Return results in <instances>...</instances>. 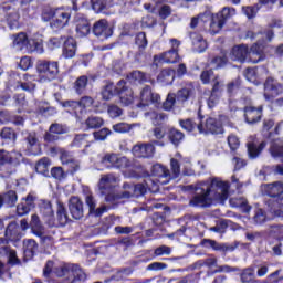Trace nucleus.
<instances>
[{"mask_svg":"<svg viewBox=\"0 0 283 283\" xmlns=\"http://www.w3.org/2000/svg\"><path fill=\"white\" fill-rule=\"evenodd\" d=\"M145 116H149L153 119L154 125H160L161 120L167 118V115L155 111L146 113Z\"/></svg>","mask_w":283,"mask_h":283,"instance_id":"55","label":"nucleus"},{"mask_svg":"<svg viewBox=\"0 0 283 283\" xmlns=\"http://www.w3.org/2000/svg\"><path fill=\"white\" fill-rule=\"evenodd\" d=\"M85 205L88 207L90 213L94 212L96 209V199L93 197L92 193H87L85 196Z\"/></svg>","mask_w":283,"mask_h":283,"instance_id":"64","label":"nucleus"},{"mask_svg":"<svg viewBox=\"0 0 283 283\" xmlns=\"http://www.w3.org/2000/svg\"><path fill=\"white\" fill-rule=\"evenodd\" d=\"M85 123L88 129H98L99 127H103V125H105L103 118L94 116L88 117Z\"/></svg>","mask_w":283,"mask_h":283,"instance_id":"52","label":"nucleus"},{"mask_svg":"<svg viewBox=\"0 0 283 283\" xmlns=\"http://www.w3.org/2000/svg\"><path fill=\"white\" fill-rule=\"evenodd\" d=\"M36 72L46 81H54L59 76V62L40 60L36 63Z\"/></svg>","mask_w":283,"mask_h":283,"instance_id":"9","label":"nucleus"},{"mask_svg":"<svg viewBox=\"0 0 283 283\" xmlns=\"http://www.w3.org/2000/svg\"><path fill=\"white\" fill-rule=\"evenodd\" d=\"M25 52H28L29 54H32V52L43 54V40L29 39Z\"/></svg>","mask_w":283,"mask_h":283,"instance_id":"42","label":"nucleus"},{"mask_svg":"<svg viewBox=\"0 0 283 283\" xmlns=\"http://www.w3.org/2000/svg\"><path fill=\"white\" fill-rule=\"evenodd\" d=\"M146 189H149L153 193H156L160 189V182L158 181V178L148 177L145 179Z\"/></svg>","mask_w":283,"mask_h":283,"instance_id":"53","label":"nucleus"},{"mask_svg":"<svg viewBox=\"0 0 283 283\" xmlns=\"http://www.w3.org/2000/svg\"><path fill=\"white\" fill-rule=\"evenodd\" d=\"M263 96L268 103H273L276 96L283 93V84L279 83L274 77H268L264 82Z\"/></svg>","mask_w":283,"mask_h":283,"instance_id":"10","label":"nucleus"},{"mask_svg":"<svg viewBox=\"0 0 283 283\" xmlns=\"http://www.w3.org/2000/svg\"><path fill=\"white\" fill-rule=\"evenodd\" d=\"M51 176L52 178H55V180H63L65 178V170H63V167H53L51 169Z\"/></svg>","mask_w":283,"mask_h":283,"instance_id":"61","label":"nucleus"},{"mask_svg":"<svg viewBox=\"0 0 283 283\" xmlns=\"http://www.w3.org/2000/svg\"><path fill=\"white\" fill-rule=\"evenodd\" d=\"M196 87L192 82L187 83L182 88L178 90L177 93H168L163 107H180L193 96Z\"/></svg>","mask_w":283,"mask_h":283,"instance_id":"6","label":"nucleus"},{"mask_svg":"<svg viewBox=\"0 0 283 283\" xmlns=\"http://www.w3.org/2000/svg\"><path fill=\"white\" fill-rule=\"evenodd\" d=\"M263 189L270 198H277V196H282L283 193V184L281 181L265 184L263 185Z\"/></svg>","mask_w":283,"mask_h":283,"instance_id":"33","label":"nucleus"},{"mask_svg":"<svg viewBox=\"0 0 283 283\" xmlns=\"http://www.w3.org/2000/svg\"><path fill=\"white\" fill-rule=\"evenodd\" d=\"M62 105L63 107H92V105H94V99L91 96H84L80 102L66 101Z\"/></svg>","mask_w":283,"mask_h":283,"instance_id":"37","label":"nucleus"},{"mask_svg":"<svg viewBox=\"0 0 283 283\" xmlns=\"http://www.w3.org/2000/svg\"><path fill=\"white\" fill-rule=\"evenodd\" d=\"M154 61H158L159 63H178V61H180V56L178 55V50L172 48L160 55H155Z\"/></svg>","mask_w":283,"mask_h":283,"instance_id":"28","label":"nucleus"},{"mask_svg":"<svg viewBox=\"0 0 283 283\" xmlns=\"http://www.w3.org/2000/svg\"><path fill=\"white\" fill-rule=\"evenodd\" d=\"M117 182H120V177L112 172L102 175L98 182V189H99L101 196H105V198H107L109 193H116L114 191V185H117Z\"/></svg>","mask_w":283,"mask_h":283,"instance_id":"12","label":"nucleus"},{"mask_svg":"<svg viewBox=\"0 0 283 283\" xmlns=\"http://www.w3.org/2000/svg\"><path fill=\"white\" fill-rule=\"evenodd\" d=\"M17 200H19L17 191L9 190L0 196V208L2 205H6V207H14L17 205Z\"/></svg>","mask_w":283,"mask_h":283,"instance_id":"36","label":"nucleus"},{"mask_svg":"<svg viewBox=\"0 0 283 283\" xmlns=\"http://www.w3.org/2000/svg\"><path fill=\"white\" fill-rule=\"evenodd\" d=\"M75 23H76V33L80 36H87L90 34L92 28L90 27V20H87L82 14H77L75 17Z\"/></svg>","mask_w":283,"mask_h":283,"instance_id":"30","label":"nucleus"},{"mask_svg":"<svg viewBox=\"0 0 283 283\" xmlns=\"http://www.w3.org/2000/svg\"><path fill=\"white\" fill-rule=\"evenodd\" d=\"M212 90H211V96H216L217 94H222V91L224 90V81L220 78V75H214L211 81Z\"/></svg>","mask_w":283,"mask_h":283,"instance_id":"45","label":"nucleus"},{"mask_svg":"<svg viewBox=\"0 0 283 283\" xmlns=\"http://www.w3.org/2000/svg\"><path fill=\"white\" fill-rule=\"evenodd\" d=\"M266 45L265 41H258L249 50V45L240 44L232 48L230 56L232 61H239L240 63H244L247 61V56H249L251 63H260V61H264L266 59Z\"/></svg>","mask_w":283,"mask_h":283,"instance_id":"2","label":"nucleus"},{"mask_svg":"<svg viewBox=\"0 0 283 283\" xmlns=\"http://www.w3.org/2000/svg\"><path fill=\"white\" fill-rule=\"evenodd\" d=\"M260 70V67H248L245 70V78L247 81H249L250 83H253L254 85H260V81H258V71Z\"/></svg>","mask_w":283,"mask_h":283,"instance_id":"50","label":"nucleus"},{"mask_svg":"<svg viewBox=\"0 0 283 283\" xmlns=\"http://www.w3.org/2000/svg\"><path fill=\"white\" fill-rule=\"evenodd\" d=\"M170 167H171V180H174V178H178V176H180V161H178V159H170Z\"/></svg>","mask_w":283,"mask_h":283,"instance_id":"56","label":"nucleus"},{"mask_svg":"<svg viewBox=\"0 0 283 283\" xmlns=\"http://www.w3.org/2000/svg\"><path fill=\"white\" fill-rule=\"evenodd\" d=\"M53 273L57 277H64L65 282L64 283H72L74 280H80L83 281L87 276L85 275V272L78 268V265L74 264H65V265H60L57 268L53 269Z\"/></svg>","mask_w":283,"mask_h":283,"instance_id":"7","label":"nucleus"},{"mask_svg":"<svg viewBox=\"0 0 283 283\" xmlns=\"http://www.w3.org/2000/svg\"><path fill=\"white\" fill-rule=\"evenodd\" d=\"M72 13H70V11L56 8L55 15L50 22V28H52V30H63V28L70 23Z\"/></svg>","mask_w":283,"mask_h":283,"instance_id":"15","label":"nucleus"},{"mask_svg":"<svg viewBox=\"0 0 283 283\" xmlns=\"http://www.w3.org/2000/svg\"><path fill=\"white\" fill-rule=\"evenodd\" d=\"M93 34H95L101 41H105L114 34V30L109 27V22H107V20L102 19L94 23Z\"/></svg>","mask_w":283,"mask_h":283,"instance_id":"17","label":"nucleus"},{"mask_svg":"<svg viewBox=\"0 0 283 283\" xmlns=\"http://www.w3.org/2000/svg\"><path fill=\"white\" fill-rule=\"evenodd\" d=\"M102 165H105L108 169H127L132 167V161L116 153H107L101 159Z\"/></svg>","mask_w":283,"mask_h":283,"instance_id":"8","label":"nucleus"},{"mask_svg":"<svg viewBox=\"0 0 283 283\" xmlns=\"http://www.w3.org/2000/svg\"><path fill=\"white\" fill-rule=\"evenodd\" d=\"M270 154L273 158H283V142L274 139L270 146Z\"/></svg>","mask_w":283,"mask_h":283,"instance_id":"41","label":"nucleus"},{"mask_svg":"<svg viewBox=\"0 0 283 283\" xmlns=\"http://www.w3.org/2000/svg\"><path fill=\"white\" fill-rule=\"evenodd\" d=\"M122 192H109L106 195V202H118V200H129V198H134V184L124 182L122 186Z\"/></svg>","mask_w":283,"mask_h":283,"instance_id":"13","label":"nucleus"},{"mask_svg":"<svg viewBox=\"0 0 283 283\" xmlns=\"http://www.w3.org/2000/svg\"><path fill=\"white\" fill-rule=\"evenodd\" d=\"M197 129L199 134H224L222 122L213 117H209L206 124H198Z\"/></svg>","mask_w":283,"mask_h":283,"instance_id":"14","label":"nucleus"},{"mask_svg":"<svg viewBox=\"0 0 283 283\" xmlns=\"http://www.w3.org/2000/svg\"><path fill=\"white\" fill-rule=\"evenodd\" d=\"M229 198V182L220 178L199 182L195 187V197L190 200L191 207H211L213 200L224 202Z\"/></svg>","mask_w":283,"mask_h":283,"instance_id":"1","label":"nucleus"},{"mask_svg":"<svg viewBox=\"0 0 283 283\" xmlns=\"http://www.w3.org/2000/svg\"><path fill=\"white\" fill-rule=\"evenodd\" d=\"M114 96H119L122 105L129 107L134 103V90L127 85V81L119 80L116 85L114 82H106L103 86L102 97L104 101H111Z\"/></svg>","mask_w":283,"mask_h":283,"instance_id":"3","label":"nucleus"},{"mask_svg":"<svg viewBox=\"0 0 283 283\" xmlns=\"http://www.w3.org/2000/svg\"><path fill=\"white\" fill-rule=\"evenodd\" d=\"M56 14V8L51 7V6H44L42 7L41 11V19L44 21V23L52 22Z\"/></svg>","mask_w":283,"mask_h":283,"instance_id":"46","label":"nucleus"},{"mask_svg":"<svg viewBox=\"0 0 283 283\" xmlns=\"http://www.w3.org/2000/svg\"><path fill=\"white\" fill-rule=\"evenodd\" d=\"M67 36L61 35V36H53L48 41V48L50 50H56L57 48H61L63 43L65 42V39Z\"/></svg>","mask_w":283,"mask_h":283,"instance_id":"51","label":"nucleus"},{"mask_svg":"<svg viewBox=\"0 0 283 283\" xmlns=\"http://www.w3.org/2000/svg\"><path fill=\"white\" fill-rule=\"evenodd\" d=\"M244 116L247 123L253 125V123H258L260 118H262V108L260 107H247L244 109Z\"/></svg>","mask_w":283,"mask_h":283,"instance_id":"34","label":"nucleus"},{"mask_svg":"<svg viewBox=\"0 0 283 283\" xmlns=\"http://www.w3.org/2000/svg\"><path fill=\"white\" fill-rule=\"evenodd\" d=\"M135 45H137L138 51L135 54V61L140 62V56H143V51L147 50V45H149V41L147 40V33L138 32L135 35Z\"/></svg>","mask_w":283,"mask_h":283,"instance_id":"26","label":"nucleus"},{"mask_svg":"<svg viewBox=\"0 0 283 283\" xmlns=\"http://www.w3.org/2000/svg\"><path fill=\"white\" fill-rule=\"evenodd\" d=\"M248 147V154L249 158L255 159L260 154H262V150L266 147V142H262L260 144H256L255 142H249L247 144Z\"/></svg>","mask_w":283,"mask_h":283,"instance_id":"35","label":"nucleus"},{"mask_svg":"<svg viewBox=\"0 0 283 283\" xmlns=\"http://www.w3.org/2000/svg\"><path fill=\"white\" fill-rule=\"evenodd\" d=\"M260 10H262V8L260 7L259 3H255L253 6L242 7V12H243V14H245V17L248 19H255V17H258V12H260Z\"/></svg>","mask_w":283,"mask_h":283,"instance_id":"49","label":"nucleus"},{"mask_svg":"<svg viewBox=\"0 0 283 283\" xmlns=\"http://www.w3.org/2000/svg\"><path fill=\"white\" fill-rule=\"evenodd\" d=\"M126 81H128L130 85H136V83H139V85H143V83H149L150 77H149V74L143 71L135 70L126 74Z\"/></svg>","mask_w":283,"mask_h":283,"instance_id":"25","label":"nucleus"},{"mask_svg":"<svg viewBox=\"0 0 283 283\" xmlns=\"http://www.w3.org/2000/svg\"><path fill=\"white\" fill-rule=\"evenodd\" d=\"M69 210L74 220H82V218L85 216L83 200L76 196L69 199Z\"/></svg>","mask_w":283,"mask_h":283,"instance_id":"19","label":"nucleus"},{"mask_svg":"<svg viewBox=\"0 0 283 283\" xmlns=\"http://www.w3.org/2000/svg\"><path fill=\"white\" fill-rule=\"evenodd\" d=\"M227 227H229V223L227 220H220L216 227H211L210 231H213L214 233H224L227 231Z\"/></svg>","mask_w":283,"mask_h":283,"instance_id":"60","label":"nucleus"},{"mask_svg":"<svg viewBox=\"0 0 283 283\" xmlns=\"http://www.w3.org/2000/svg\"><path fill=\"white\" fill-rule=\"evenodd\" d=\"M151 174L154 178H158V182H160V185H167L169 180H171V171L160 164L153 166Z\"/></svg>","mask_w":283,"mask_h":283,"instance_id":"23","label":"nucleus"},{"mask_svg":"<svg viewBox=\"0 0 283 283\" xmlns=\"http://www.w3.org/2000/svg\"><path fill=\"white\" fill-rule=\"evenodd\" d=\"M51 165L52 160L48 157H43L35 164V171L42 174V176H48V174H50Z\"/></svg>","mask_w":283,"mask_h":283,"instance_id":"39","label":"nucleus"},{"mask_svg":"<svg viewBox=\"0 0 283 283\" xmlns=\"http://www.w3.org/2000/svg\"><path fill=\"white\" fill-rule=\"evenodd\" d=\"M13 39V48L20 52H27L28 50V43L30 41V38H28V33L20 32L18 34L12 35Z\"/></svg>","mask_w":283,"mask_h":283,"instance_id":"31","label":"nucleus"},{"mask_svg":"<svg viewBox=\"0 0 283 283\" xmlns=\"http://www.w3.org/2000/svg\"><path fill=\"white\" fill-rule=\"evenodd\" d=\"M23 163V155L19 151L0 150V176L9 178L14 174V167H19Z\"/></svg>","mask_w":283,"mask_h":283,"instance_id":"4","label":"nucleus"},{"mask_svg":"<svg viewBox=\"0 0 283 283\" xmlns=\"http://www.w3.org/2000/svg\"><path fill=\"white\" fill-rule=\"evenodd\" d=\"M176 81V71L172 69H163L157 75V82L161 85H171Z\"/></svg>","mask_w":283,"mask_h":283,"instance_id":"32","label":"nucleus"},{"mask_svg":"<svg viewBox=\"0 0 283 283\" xmlns=\"http://www.w3.org/2000/svg\"><path fill=\"white\" fill-rule=\"evenodd\" d=\"M40 213L48 227H56V220H54V210L52 209V202L43 200L40 205Z\"/></svg>","mask_w":283,"mask_h":283,"instance_id":"20","label":"nucleus"},{"mask_svg":"<svg viewBox=\"0 0 283 283\" xmlns=\"http://www.w3.org/2000/svg\"><path fill=\"white\" fill-rule=\"evenodd\" d=\"M130 274H132V269L120 270L113 276V280H115V282H123L127 280V277H129Z\"/></svg>","mask_w":283,"mask_h":283,"instance_id":"57","label":"nucleus"},{"mask_svg":"<svg viewBox=\"0 0 283 283\" xmlns=\"http://www.w3.org/2000/svg\"><path fill=\"white\" fill-rule=\"evenodd\" d=\"M210 63L214 66V70H224L229 65V57L227 54L216 55L211 59Z\"/></svg>","mask_w":283,"mask_h":283,"instance_id":"44","label":"nucleus"},{"mask_svg":"<svg viewBox=\"0 0 283 283\" xmlns=\"http://www.w3.org/2000/svg\"><path fill=\"white\" fill-rule=\"evenodd\" d=\"M75 147H90V142L87 140V135H77L73 140Z\"/></svg>","mask_w":283,"mask_h":283,"instance_id":"58","label":"nucleus"},{"mask_svg":"<svg viewBox=\"0 0 283 283\" xmlns=\"http://www.w3.org/2000/svg\"><path fill=\"white\" fill-rule=\"evenodd\" d=\"M214 14H211V12H205L201 14H198L197 17H192L190 21V28L191 30H196L200 23H209L210 22V32L211 34H218L216 32V28H218V22L213 21Z\"/></svg>","mask_w":283,"mask_h":283,"instance_id":"16","label":"nucleus"},{"mask_svg":"<svg viewBox=\"0 0 283 283\" xmlns=\"http://www.w3.org/2000/svg\"><path fill=\"white\" fill-rule=\"evenodd\" d=\"M150 105L154 107L160 106V94L154 93L151 86L145 85L140 91V102L137 107H149Z\"/></svg>","mask_w":283,"mask_h":283,"instance_id":"11","label":"nucleus"},{"mask_svg":"<svg viewBox=\"0 0 283 283\" xmlns=\"http://www.w3.org/2000/svg\"><path fill=\"white\" fill-rule=\"evenodd\" d=\"M191 43H192V50L195 52H198L199 54L205 52L209 45L207 44V40L202 38L199 33L190 32L189 33Z\"/></svg>","mask_w":283,"mask_h":283,"instance_id":"27","label":"nucleus"},{"mask_svg":"<svg viewBox=\"0 0 283 283\" xmlns=\"http://www.w3.org/2000/svg\"><path fill=\"white\" fill-rule=\"evenodd\" d=\"M185 139V134L178 129H171L169 133V140L172 145H180V142Z\"/></svg>","mask_w":283,"mask_h":283,"instance_id":"54","label":"nucleus"},{"mask_svg":"<svg viewBox=\"0 0 283 283\" xmlns=\"http://www.w3.org/2000/svg\"><path fill=\"white\" fill-rule=\"evenodd\" d=\"M25 140L28 151L32 156H39V154H41V144H39V137L36 136V133H28V135L25 136Z\"/></svg>","mask_w":283,"mask_h":283,"instance_id":"24","label":"nucleus"},{"mask_svg":"<svg viewBox=\"0 0 283 283\" xmlns=\"http://www.w3.org/2000/svg\"><path fill=\"white\" fill-rule=\"evenodd\" d=\"M241 282L242 283H255L258 282L255 280V270L253 268H247L244 270H242L241 274Z\"/></svg>","mask_w":283,"mask_h":283,"instance_id":"48","label":"nucleus"},{"mask_svg":"<svg viewBox=\"0 0 283 283\" xmlns=\"http://www.w3.org/2000/svg\"><path fill=\"white\" fill-rule=\"evenodd\" d=\"M60 160L62 165H70L74 160V157L67 150L60 149Z\"/></svg>","mask_w":283,"mask_h":283,"instance_id":"59","label":"nucleus"},{"mask_svg":"<svg viewBox=\"0 0 283 283\" xmlns=\"http://www.w3.org/2000/svg\"><path fill=\"white\" fill-rule=\"evenodd\" d=\"M87 83H90L87 75L78 76L73 85L76 94H83L87 90Z\"/></svg>","mask_w":283,"mask_h":283,"instance_id":"43","label":"nucleus"},{"mask_svg":"<svg viewBox=\"0 0 283 283\" xmlns=\"http://www.w3.org/2000/svg\"><path fill=\"white\" fill-rule=\"evenodd\" d=\"M20 228L23 231L31 229V233L36 235V238H40L42 244H52V235L48 234V230L45 229V226L41 223L39 214H32L30 223H28V219H22L20 221Z\"/></svg>","mask_w":283,"mask_h":283,"instance_id":"5","label":"nucleus"},{"mask_svg":"<svg viewBox=\"0 0 283 283\" xmlns=\"http://www.w3.org/2000/svg\"><path fill=\"white\" fill-rule=\"evenodd\" d=\"M230 206L241 209L244 213H249V211H251V206H249V201H247V199H244V197L231 198Z\"/></svg>","mask_w":283,"mask_h":283,"instance_id":"40","label":"nucleus"},{"mask_svg":"<svg viewBox=\"0 0 283 283\" xmlns=\"http://www.w3.org/2000/svg\"><path fill=\"white\" fill-rule=\"evenodd\" d=\"M19 10L13 9L7 13V23L9 28L12 30L14 28H19V19H20Z\"/></svg>","mask_w":283,"mask_h":283,"instance_id":"47","label":"nucleus"},{"mask_svg":"<svg viewBox=\"0 0 283 283\" xmlns=\"http://www.w3.org/2000/svg\"><path fill=\"white\" fill-rule=\"evenodd\" d=\"M213 69L205 70L200 74V80L203 83V85H209L211 83V77L213 76Z\"/></svg>","mask_w":283,"mask_h":283,"instance_id":"63","label":"nucleus"},{"mask_svg":"<svg viewBox=\"0 0 283 283\" xmlns=\"http://www.w3.org/2000/svg\"><path fill=\"white\" fill-rule=\"evenodd\" d=\"M57 210H56V221L54 227H65L67 222H70V217L67 216V209H65V203L63 201L57 200Z\"/></svg>","mask_w":283,"mask_h":283,"instance_id":"29","label":"nucleus"},{"mask_svg":"<svg viewBox=\"0 0 283 283\" xmlns=\"http://www.w3.org/2000/svg\"><path fill=\"white\" fill-rule=\"evenodd\" d=\"M23 249L25 258H34V253H36L39 244L34 239H27L23 241Z\"/></svg>","mask_w":283,"mask_h":283,"instance_id":"38","label":"nucleus"},{"mask_svg":"<svg viewBox=\"0 0 283 283\" xmlns=\"http://www.w3.org/2000/svg\"><path fill=\"white\" fill-rule=\"evenodd\" d=\"M231 14H235L234 8L224 7L220 12L214 14L213 21L217 23L214 32H220L228 19H231Z\"/></svg>","mask_w":283,"mask_h":283,"instance_id":"21","label":"nucleus"},{"mask_svg":"<svg viewBox=\"0 0 283 283\" xmlns=\"http://www.w3.org/2000/svg\"><path fill=\"white\" fill-rule=\"evenodd\" d=\"M78 50V42L72 36H66L62 44V56L63 59H74L76 51Z\"/></svg>","mask_w":283,"mask_h":283,"instance_id":"22","label":"nucleus"},{"mask_svg":"<svg viewBox=\"0 0 283 283\" xmlns=\"http://www.w3.org/2000/svg\"><path fill=\"white\" fill-rule=\"evenodd\" d=\"M132 153L136 158H154L156 147L151 143H139L133 147Z\"/></svg>","mask_w":283,"mask_h":283,"instance_id":"18","label":"nucleus"},{"mask_svg":"<svg viewBox=\"0 0 283 283\" xmlns=\"http://www.w3.org/2000/svg\"><path fill=\"white\" fill-rule=\"evenodd\" d=\"M22 202H24L29 209H34L36 207V195L30 192L25 198H22Z\"/></svg>","mask_w":283,"mask_h":283,"instance_id":"62","label":"nucleus"}]
</instances>
